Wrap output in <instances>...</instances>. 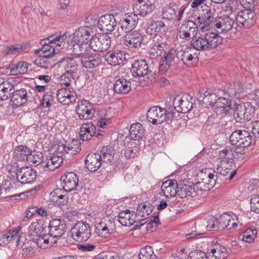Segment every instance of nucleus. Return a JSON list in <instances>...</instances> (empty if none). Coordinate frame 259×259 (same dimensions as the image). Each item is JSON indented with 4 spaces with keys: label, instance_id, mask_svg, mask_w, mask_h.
I'll use <instances>...</instances> for the list:
<instances>
[{
    "label": "nucleus",
    "instance_id": "1",
    "mask_svg": "<svg viewBox=\"0 0 259 259\" xmlns=\"http://www.w3.org/2000/svg\"><path fill=\"white\" fill-rule=\"evenodd\" d=\"M223 42V38L217 33L207 32L196 33L191 40V46L197 51L211 50L218 47Z\"/></svg>",
    "mask_w": 259,
    "mask_h": 259
},
{
    "label": "nucleus",
    "instance_id": "2",
    "mask_svg": "<svg viewBox=\"0 0 259 259\" xmlns=\"http://www.w3.org/2000/svg\"><path fill=\"white\" fill-rule=\"evenodd\" d=\"M236 107L234 116L237 122L244 123L254 116L255 108L250 103L246 102Z\"/></svg>",
    "mask_w": 259,
    "mask_h": 259
},
{
    "label": "nucleus",
    "instance_id": "3",
    "mask_svg": "<svg viewBox=\"0 0 259 259\" xmlns=\"http://www.w3.org/2000/svg\"><path fill=\"white\" fill-rule=\"evenodd\" d=\"M90 227L85 222L78 221L76 223L71 231V236L76 241L85 242L91 237Z\"/></svg>",
    "mask_w": 259,
    "mask_h": 259
},
{
    "label": "nucleus",
    "instance_id": "4",
    "mask_svg": "<svg viewBox=\"0 0 259 259\" xmlns=\"http://www.w3.org/2000/svg\"><path fill=\"white\" fill-rule=\"evenodd\" d=\"M147 117L149 122L157 125L162 123L166 119L172 118V115L170 113H167L165 108L153 106L148 110Z\"/></svg>",
    "mask_w": 259,
    "mask_h": 259
},
{
    "label": "nucleus",
    "instance_id": "5",
    "mask_svg": "<svg viewBox=\"0 0 259 259\" xmlns=\"http://www.w3.org/2000/svg\"><path fill=\"white\" fill-rule=\"evenodd\" d=\"M131 72L134 77H145L151 80L156 77L155 72L149 68L147 63L143 60L135 61L132 64Z\"/></svg>",
    "mask_w": 259,
    "mask_h": 259
},
{
    "label": "nucleus",
    "instance_id": "6",
    "mask_svg": "<svg viewBox=\"0 0 259 259\" xmlns=\"http://www.w3.org/2000/svg\"><path fill=\"white\" fill-rule=\"evenodd\" d=\"M236 20L237 24L240 27L249 28L255 24L256 14L250 9H245L238 13Z\"/></svg>",
    "mask_w": 259,
    "mask_h": 259
},
{
    "label": "nucleus",
    "instance_id": "7",
    "mask_svg": "<svg viewBox=\"0 0 259 259\" xmlns=\"http://www.w3.org/2000/svg\"><path fill=\"white\" fill-rule=\"evenodd\" d=\"M202 8L203 13L200 16L197 17V20L200 23V30L204 32L208 30L213 25L214 26L217 18L214 17L213 14L208 6L204 4Z\"/></svg>",
    "mask_w": 259,
    "mask_h": 259
},
{
    "label": "nucleus",
    "instance_id": "8",
    "mask_svg": "<svg viewBox=\"0 0 259 259\" xmlns=\"http://www.w3.org/2000/svg\"><path fill=\"white\" fill-rule=\"evenodd\" d=\"M49 234L52 237V239H58L66 232V224L64 220L59 219H53L49 223Z\"/></svg>",
    "mask_w": 259,
    "mask_h": 259
},
{
    "label": "nucleus",
    "instance_id": "9",
    "mask_svg": "<svg viewBox=\"0 0 259 259\" xmlns=\"http://www.w3.org/2000/svg\"><path fill=\"white\" fill-rule=\"evenodd\" d=\"M225 97H220L218 98L215 103L214 110L217 114H226L232 108V101L229 97H235V94L231 93H225Z\"/></svg>",
    "mask_w": 259,
    "mask_h": 259
},
{
    "label": "nucleus",
    "instance_id": "10",
    "mask_svg": "<svg viewBox=\"0 0 259 259\" xmlns=\"http://www.w3.org/2000/svg\"><path fill=\"white\" fill-rule=\"evenodd\" d=\"M11 94V101L13 106L18 107L24 105L28 101H31L30 90H27L25 89L21 88L16 90Z\"/></svg>",
    "mask_w": 259,
    "mask_h": 259
},
{
    "label": "nucleus",
    "instance_id": "11",
    "mask_svg": "<svg viewBox=\"0 0 259 259\" xmlns=\"http://www.w3.org/2000/svg\"><path fill=\"white\" fill-rule=\"evenodd\" d=\"M93 104L87 100L78 102L76 108V112L80 120H87L93 117L95 112Z\"/></svg>",
    "mask_w": 259,
    "mask_h": 259
},
{
    "label": "nucleus",
    "instance_id": "12",
    "mask_svg": "<svg viewBox=\"0 0 259 259\" xmlns=\"http://www.w3.org/2000/svg\"><path fill=\"white\" fill-rule=\"evenodd\" d=\"M124 45L130 49L137 48L141 47L144 39L142 33L137 30L126 32L123 36Z\"/></svg>",
    "mask_w": 259,
    "mask_h": 259
},
{
    "label": "nucleus",
    "instance_id": "13",
    "mask_svg": "<svg viewBox=\"0 0 259 259\" xmlns=\"http://www.w3.org/2000/svg\"><path fill=\"white\" fill-rule=\"evenodd\" d=\"M78 177L74 172H66L61 178V185L65 192H70L75 190L78 185Z\"/></svg>",
    "mask_w": 259,
    "mask_h": 259
},
{
    "label": "nucleus",
    "instance_id": "14",
    "mask_svg": "<svg viewBox=\"0 0 259 259\" xmlns=\"http://www.w3.org/2000/svg\"><path fill=\"white\" fill-rule=\"evenodd\" d=\"M16 177L18 182L22 184H31L36 178L35 170L30 167H20L17 170Z\"/></svg>",
    "mask_w": 259,
    "mask_h": 259
},
{
    "label": "nucleus",
    "instance_id": "15",
    "mask_svg": "<svg viewBox=\"0 0 259 259\" xmlns=\"http://www.w3.org/2000/svg\"><path fill=\"white\" fill-rule=\"evenodd\" d=\"M116 26V19L111 14L102 16L98 21V27L103 33H108L112 32Z\"/></svg>",
    "mask_w": 259,
    "mask_h": 259
},
{
    "label": "nucleus",
    "instance_id": "16",
    "mask_svg": "<svg viewBox=\"0 0 259 259\" xmlns=\"http://www.w3.org/2000/svg\"><path fill=\"white\" fill-rule=\"evenodd\" d=\"M177 190L178 191V195L180 198L196 195L194 183L186 179L178 181V188Z\"/></svg>",
    "mask_w": 259,
    "mask_h": 259
},
{
    "label": "nucleus",
    "instance_id": "17",
    "mask_svg": "<svg viewBox=\"0 0 259 259\" xmlns=\"http://www.w3.org/2000/svg\"><path fill=\"white\" fill-rule=\"evenodd\" d=\"M94 32L92 28L87 26L80 27L73 33V40L75 43L89 42Z\"/></svg>",
    "mask_w": 259,
    "mask_h": 259
},
{
    "label": "nucleus",
    "instance_id": "18",
    "mask_svg": "<svg viewBox=\"0 0 259 259\" xmlns=\"http://www.w3.org/2000/svg\"><path fill=\"white\" fill-rule=\"evenodd\" d=\"M133 13L138 16L144 17L153 10V7L149 0H138L133 6Z\"/></svg>",
    "mask_w": 259,
    "mask_h": 259
},
{
    "label": "nucleus",
    "instance_id": "19",
    "mask_svg": "<svg viewBox=\"0 0 259 259\" xmlns=\"http://www.w3.org/2000/svg\"><path fill=\"white\" fill-rule=\"evenodd\" d=\"M104 57L108 64L113 66H119L123 64L125 61V53L119 50L110 51L105 54Z\"/></svg>",
    "mask_w": 259,
    "mask_h": 259
},
{
    "label": "nucleus",
    "instance_id": "20",
    "mask_svg": "<svg viewBox=\"0 0 259 259\" xmlns=\"http://www.w3.org/2000/svg\"><path fill=\"white\" fill-rule=\"evenodd\" d=\"M139 18L133 12L124 14L120 21V28L125 33L132 31L136 26Z\"/></svg>",
    "mask_w": 259,
    "mask_h": 259
},
{
    "label": "nucleus",
    "instance_id": "21",
    "mask_svg": "<svg viewBox=\"0 0 259 259\" xmlns=\"http://www.w3.org/2000/svg\"><path fill=\"white\" fill-rule=\"evenodd\" d=\"M197 24L192 21H187L182 24L179 29V36L181 38L189 39L191 35H195L197 32Z\"/></svg>",
    "mask_w": 259,
    "mask_h": 259
},
{
    "label": "nucleus",
    "instance_id": "22",
    "mask_svg": "<svg viewBox=\"0 0 259 259\" xmlns=\"http://www.w3.org/2000/svg\"><path fill=\"white\" fill-rule=\"evenodd\" d=\"M234 23V19L231 18L229 16L223 15L217 18L214 26L220 30H218V32H225L230 30Z\"/></svg>",
    "mask_w": 259,
    "mask_h": 259
},
{
    "label": "nucleus",
    "instance_id": "23",
    "mask_svg": "<svg viewBox=\"0 0 259 259\" xmlns=\"http://www.w3.org/2000/svg\"><path fill=\"white\" fill-rule=\"evenodd\" d=\"M57 98L63 105H69L75 102L76 96L72 89L62 88L58 91Z\"/></svg>",
    "mask_w": 259,
    "mask_h": 259
},
{
    "label": "nucleus",
    "instance_id": "24",
    "mask_svg": "<svg viewBox=\"0 0 259 259\" xmlns=\"http://www.w3.org/2000/svg\"><path fill=\"white\" fill-rule=\"evenodd\" d=\"M66 192L60 188L55 189L50 194V200L58 206L65 205L68 201Z\"/></svg>",
    "mask_w": 259,
    "mask_h": 259
},
{
    "label": "nucleus",
    "instance_id": "25",
    "mask_svg": "<svg viewBox=\"0 0 259 259\" xmlns=\"http://www.w3.org/2000/svg\"><path fill=\"white\" fill-rule=\"evenodd\" d=\"M178 182L175 180H168L163 182L161 190L163 195L167 198L174 197L178 195Z\"/></svg>",
    "mask_w": 259,
    "mask_h": 259
},
{
    "label": "nucleus",
    "instance_id": "26",
    "mask_svg": "<svg viewBox=\"0 0 259 259\" xmlns=\"http://www.w3.org/2000/svg\"><path fill=\"white\" fill-rule=\"evenodd\" d=\"M101 60L98 55L88 53L82 56L80 59L82 66L87 69L97 67L100 64Z\"/></svg>",
    "mask_w": 259,
    "mask_h": 259
},
{
    "label": "nucleus",
    "instance_id": "27",
    "mask_svg": "<svg viewBox=\"0 0 259 259\" xmlns=\"http://www.w3.org/2000/svg\"><path fill=\"white\" fill-rule=\"evenodd\" d=\"M101 155L99 153L89 154L85 161L86 167L92 172L96 171L102 164Z\"/></svg>",
    "mask_w": 259,
    "mask_h": 259
},
{
    "label": "nucleus",
    "instance_id": "28",
    "mask_svg": "<svg viewBox=\"0 0 259 259\" xmlns=\"http://www.w3.org/2000/svg\"><path fill=\"white\" fill-rule=\"evenodd\" d=\"M96 133V127L91 122L83 123L80 127L79 133L82 141H88L94 136Z\"/></svg>",
    "mask_w": 259,
    "mask_h": 259
},
{
    "label": "nucleus",
    "instance_id": "29",
    "mask_svg": "<svg viewBox=\"0 0 259 259\" xmlns=\"http://www.w3.org/2000/svg\"><path fill=\"white\" fill-rule=\"evenodd\" d=\"M131 89V81L123 78L116 80L113 84V90L116 94H125L128 93Z\"/></svg>",
    "mask_w": 259,
    "mask_h": 259
},
{
    "label": "nucleus",
    "instance_id": "30",
    "mask_svg": "<svg viewBox=\"0 0 259 259\" xmlns=\"http://www.w3.org/2000/svg\"><path fill=\"white\" fill-rule=\"evenodd\" d=\"M63 158L62 155L54 154L48 156L46 160L42 162V167H46L50 170H53L59 167L63 163Z\"/></svg>",
    "mask_w": 259,
    "mask_h": 259
},
{
    "label": "nucleus",
    "instance_id": "31",
    "mask_svg": "<svg viewBox=\"0 0 259 259\" xmlns=\"http://www.w3.org/2000/svg\"><path fill=\"white\" fill-rule=\"evenodd\" d=\"M127 140H130V141L125 147L124 155L126 159H133L139 154V144L132 141L130 138H126L125 141Z\"/></svg>",
    "mask_w": 259,
    "mask_h": 259
},
{
    "label": "nucleus",
    "instance_id": "32",
    "mask_svg": "<svg viewBox=\"0 0 259 259\" xmlns=\"http://www.w3.org/2000/svg\"><path fill=\"white\" fill-rule=\"evenodd\" d=\"M136 214L131 213L128 209L120 212L118 215V220L120 224L125 226H131L135 222Z\"/></svg>",
    "mask_w": 259,
    "mask_h": 259
},
{
    "label": "nucleus",
    "instance_id": "33",
    "mask_svg": "<svg viewBox=\"0 0 259 259\" xmlns=\"http://www.w3.org/2000/svg\"><path fill=\"white\" fill-rule=\"evenodd\" d=\"M31 150L27 146L20 145L16 147L13 152L14 158L18 161H27Z\"/></svg>",
    "mask_w": 259,
    "mask_h": 259
},
{
    "label": "nucleus",
    "instance_id": "34",
    "mask_svg": "<svg viewBox=\"0 0 259 259\" xmlns=\"http://www.w3.org/2000/svg\"><path fill=\"white\" fill-rule=\"evenodd\" d=\"M145 130L140 123L133 124L130 129V135L132 141H137L138 143L142 140L144 135Z\"/></svg>",
    "mask_w": 259,
    "mask_h": 259
},
{
    "label": "nucleus",
    "instance_id": "35",
    "mask_svg": "<svg viewBox=\"0 0 259 259\" xmlns=\"http://www.w3.org/2000/svg\"><path fill=\"white\" fill-rule=\"evenodd\" d=\"M80 59L78 57L66 58L63 62L64 63V68L66 72L74 74L77 70Z\"/></svg>",
    "mask_w": 259,
    "mask_h": 259
},
{
    "label": "nucleus",
    "instance_id": "36",
    "mask_svg": "<svg viewBox=\"0 0 259 259\" xmlns=\"http://www.w3.org/2000/svg\"><path fill=\"white\" fill-rule=\"evenodd\" d=\"M165 25L162 21H154L149 24L146 29V32L150 35H156L165 31Z\"/></svg>",
    "mask_w": 259,
    "mask_h": 259
},
{
    "label": "nucleus",
    "instance_id": "37",
    "mask_svg": "<svg viewBox=\"0 0 259 259\" xmlns=\"http://www.w3.org/2000/svg\"><path fill=\"white\" fill-rule=\"evenodd\" d=\"M224 164L225 162L222 164H218V167L216 168V170H214V172L225 177L228 176L227 179L230 181L236 175V169L235 168H232L231 167H225Z\"/></svg>",
    "mask_w": 259,
    "mask_h": 259
},
{
    "label": "nucleus",
    "instance_id": "38",
    "mask_svg": "<svg viewBox=\"0 0 259 259\" xmlns=\"http://www.w3.org/2000/svg\"><path fill=\"white\" fill-rule=\"evenodd\" d=\"M154 208V206L149 202H145L139 204L137 209V214L142 217L148 216L152 212Z\"/></svg>",
    "mask_w": 259,
    "mask_h": 259
},
{
    "label": "nucleus",
    "instance_id": "39",
    "mask_svg": "<svg viewBox=\"0 0 259 259\" xmlns=\"http://www.w3.org/2000/svg\"><path fill=\"white\" fill-rule=\"evenodd\" d=\"M256 234L257 231L255 227H251L247 229L241 234L239 236V239L244 242L251 243L254 241Z\"/></svg>",
    "mask_w": 259,
    "mask_h": 259
},
{
    "label": "nucleus",
    "instance_id": "40",
    "mask_svg": "<svg viewBox=\"0 0 259 259\" xmlns=\"http://www.w3.org/2000/svg\"><path fill=\"white\" fill-rule=\"evenodd\" d=\"M50 235L49 234L42 233V234L38 235L36 238H33V241L35 242L37 245L40 248H45L50 241L54 243L56 242V240L53 241V239H50Z\"/></svg>",
    "mask_w": 259,
    "mask_h": 259
},
{
    "label": "nucleus",
    "instance_id": "41",
    "mask_svg": "<svg viewBox=\"0 0 259 259\" xmlns=\"http://www.w3.org/2000/svg\"><path fill=\"white\" fill-rule=\"evenodd\" d=\"M56 49L53 45L42 46L39 49L36 50L35 52L38 53L43 58H51L54 56Z\"/></svg>",
    "mask_w": 259,
    "mask_h": 259
},
{
    "label": "nucleus",
    "instance_id": "42",
    "mask_svg": "<svg viewBox=\"0 0 259 259\" xmlns=\"http://www.w3.org/2000/svg\"><path fill=\"white\" fill-rule=\"evenodd\" d=\"M17 233L15 231H10L7 233H0V244H7L12 240L18 242L19 236L16 235Z\"/></svg>",
    "mask_w": 259,
    "mask_h": 259
},
{
    "label": "nucleus",
    "instance_id": "43",
    "mask_svg": "<svg viewBox=\"0 0 259 259\" xmlns=\"http://www.w3.org/2000/svg\"><path fill=\"white\" fill-rule=\"evenodd\" d=\"M26 47V45L21 44L7 46L3 49L2 53L4 55H14L23 51Z\"/></svg>",
    "mask_w": 259,
    "mask_h": 259
},
{
    "label": "nucleus",
    "instance_id": "44",
    "mask_svg": "<svg viewBox=\"0 0 259 259\" xmlns=\"http://www.w3.org/2000/svg\"><path fill=\"white\" fill-rule=\"evenodd\" d=\"M179 57L182 62V65H185L187 66L190 67L193 65V61L196 60L194 58L193 55L188 50L180 51Z\"/></svg>",
    "mask_w": 259,
    "mask_h": 259
},
{
    "label": "nucleus",
    "instance_id": "45",
    "mask_svg": "<svg viewBox=\"0 0 259 259\" xmlns=\"http://www.w3.org/2000/svg\"><path fill=\"white\" fill-rule=\"evenodd\" d=\"M140 259H156L157 256L154 253L153 249L151 246H146L140 249L139 254Z\"/></svg>",
    "mask_w": 259,
    "mask_h": 259
},
{
    "label": "nucleus",
    "instance_id": "46",
    "mask_svg": "<svg viewBox=\"0 0 259 259\" xmlns=\"http://www.w3.org/2000/svg\"><path fill=\"white\" fill-rule=\"evenodd\" d=\"M99 155H101L102 162H111L113 158L114 152L108 146H104L101 149Z\"/></svg>",
    "mask_w": 259,
    "mask_h": 259
},
{
    "label": "nucleus",
    "instance_id": "47",
    "mask_svg": "<svg viewBox=\"0 0 259 259\" xmlns=\"http://www.w3.org/2000/svg\"><path fill=\"white\" fill-rule=\"evenodd\" d=\"M242 132L239 147H248L251 144L254 139L248 131L242 130Z\"/></svg>",
    "mask_w": 259,
    "mask_h": 259
},
{
    "label": "nucleus",
    "instance_id": "48",
    "mask_svg": "<svg viewBox=\"0 0 259 259\" xmlns=\"http://www.w3.org/2000/svg\"><path fill=\"white\" fill-rule=\"evenodd\" d=\"M42 157L43 156L41 152H37L36 154L34 152L33 154L31 152V154L29 155L27 161L32 163L35 166L39 165L40 167H42V162H44V160L42 159Z\"/></svg>",
    "mask_w": 259,
    "mask_h": 259
},
{
    "label": "nucleus",
    "instance_id": "49",
    "mask_svg": "<svg viewBox=\"0 0 259 259\" xmlns=\"http://www.w3.org/2000/svg\"><path fill=\"white\" fill-rule=\"evenodd\" d=\"M46 228L43 226V223L41 221H37L32 222L29 227V232L35 233L37 235L45 233Z\"/></svg>",
    "mask_w": 259,
    "mask_h": 259
},
{
    "label": "nucleus",
    "instance_id": "50",
    "mask_svg": "<svg viewBox=\"0 0 259 259\" xmlns=\"http://www.w3.org/2000/svg\"><path fill=\"white\" fill-rule=\"evenodd\" d=\"M53 46L56 50H60L64 48L65 45V39L66 35L65 34L61 35L60 34L58 35L56 34L53 35Z\"/></svg>",
    "mask_w": 259,
    "mask_h": 259
},
{
    "label": "nucleus",
    "instance_id": "51",
    "mask_svg": "<svg viewBox=\"0 0 259 259\" xmlns=\"http://www.w3.org/2000/svg\"><path fill=\"white\" fill-rule=\"evenodd\" d=\"M81 150L80 140H73L72 142L67 146V153L75 155L79 153Z\"/></svg>",
    "mask_w": 259,
    "mask_h": 259
},
{
    "label": "nucleus",
    "instance_id": "52",
    "mask_svg": "<svg viewBox=\"0 0 259 259\" xmlns=\"http://www.w3.org/2000/svg\"><path fill=\"white\" fill-rule=\"evenodd\" d=\"M76 45L74 46L73 52L75 55H82L86 54L85 52L88 51L90 48L88 42L76 43Z\"/></svg>",
    "mask_w": 259,
    "mask_h": 259
},
{
    "label": "nucleus",
    "instance_id": "53",
    "mask_svg": "<svg viewBox=\"0 0 259 259\" xmlns=\"http://www.w3.org/2000/svg\"><path fill=\"white\" fill-rule=\"evenodd\" d=\"M108 221L106 225L103 226V229L102 231L103 233L100 232L98 234L104 238L108 237L111 234V232L112 231V227L114 226L113 224V220L109 218V217H107Z\"/></svg>",
    "mask_w": 259,
    "mask_h": 259
},
{
    "label": "nucleus",
    "instance_id": "54",
    "mask_svg": "<svg viewBox=\"0 0 259 259\" xmlns=\"http://www.w3.org/2000/svg\"><path fill=\"white\" fill-rule=\"evenodd\" d=\"M195 194L198 191H207L212 188V184H209L208 182H205L204 180L194 183Z\"/></svg>",
    "mask_w": 259,
    "mask_h": 259
},
{
    "label": "nucleus",
    "instance_id": "55",
    "mask_svg": "<svg viewBox=\"0 0 259 259\" xmlns=\"http://www.w3.org/2000/svg\"><path fill=\"white\" fill-rule=\"evenodd\" d=\"M199 102H202L203 103L208 105L214 108L215 106V103L217 101V96L214 93H210V94L205 98L200 99V97H198Z\"/></svg>",
    "mask_w": 259,
    "mask_h": 259
},
{
    "label": "nucleus",
    "instance_id": "56",
    "mask_svg": "<svg viewBox=\"0 0 259 259\" xmlns=\"http://www.w3.org/2000/svg\"><path fill=\"white\" fill-rule=\"evenodd\" d=\"M242 130H236L234 131L230 136V141L232 145L239 147Z\"/></svg>",
    "mask_w": 259,
    "mask_h": 259
},
{
    "label": "nucleus",
    "instance_id": "57",
    "mask_svg": "<svg viewBox=\"0 0 259 259\" xmlns=\"http://www.w3.org/2000/svg\"><path fill=\"white\" fill-rule=\"evenodd\" d=\"M100 40V36H92L90 40V48L95 52H102V49L101 48V45Z\"/></svg>",
    "mask_w": 259,
    "mask_h": 259
},
{
    "label": "nucleus",
    "instance_id": "58",
    "mask_svg": "<svg viewBox=\"0 0 259 259\" xmlns=\"http://www.w3.org/2000/svg\"><path fill=\"white\" fill-rule=\"evenodd\" d=\"M162 18L167 20L175 19L176 17V12L174 8L171 7H166L163 9L162 13Z\"/></svg>",
    "mask_w": 259,
    "mask_h": 259
},
{
    "label": "nucleus",
    "instance_id": "59",
    "mask_svg": "<svg viewBox=\"0 0 259 259\" xmlns=\"http://www.w3.org/2000/svg\"><path fill=\"white\" fill-rule=\"evenodd\" d=\"M74 80L73 74L66 71L61 76V83L65 86H69Z\"/></svg>",
    "mask_w": 259,
    "mask_h": 259
},
{
    "label": "nucleus",
    "instance_id": "60",
    "mask_svg": "<svg viewBox=\"0 0 259 259\" xmlns=\"http://www.w3.org/2000/svg\"><path fill=\"white\" fill-rule=\"evenodd\" d=\"M180 109H178V112L180 113H186L191 110L193 107V103L191 101L187 99H183V102H181Z\"/></svg>",
    "mask_w": 259,
    "mask_h": 259
},
{
    "label": "nucleus",
    "instance_id": "61",
    "mask_svg": "<svg viewBox=\"0 0 259 259\" xmlns=\"http://www.w3.org/2000/svg\"><path fill=\"white\" fill-rule=\"evenodd\" d=\"M250 203L251 210L259 213V195H251Z\"/></svg>",
    "mask_w": 259,
    "mask_h": 259
},
{
    "label": "nucleus",
    "instance_id": "62",
    "mask_svg": "<svg viewBox=\"0 0 259 259\" xmlns=\"http://www.w3.org/2000/svg\"><path fill=\"white\" fill-rule=\"evenodd\" d=\"M102 52L107 50L110 46L111 39L107 34H103L99 36Z\"/></svg>",
    "mask_w": 259,
    "mask_h": 259
},
{
    "label": "nucleus",
    "instance_id": "63",
    "mask_svg": "<svg viewBox=\"0 0 259 259\" xmlns=\"http://www.w3.org/2000/svg\"><path fill=\"white\" fill-rule=\"evenodd\" d=\"M233 150L230 148H225L219 152V156L220 159H232Z\"/></svg>",
    "mask_w": 259,
    "mask_h": 259
},
{
    "label": "nucleus",
    "instance_id": "64",
    "mask_svg": "<svg viewBox=\"0 0 259 259\" xmlns=\"http://www.w3.org/2000/svg\"><path fill=\"white\" fill-rule=\"evenodd\" d=\"M245 147H237L233 151V158L243 159L245 156Z\"/></svg>",
    "mask_w": 259,
    "mask_h": 259
}]
</instances>
